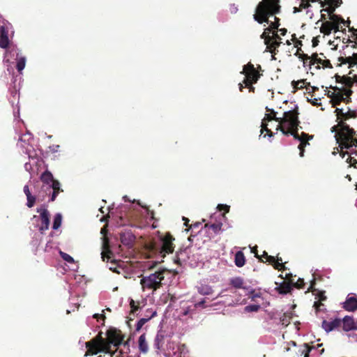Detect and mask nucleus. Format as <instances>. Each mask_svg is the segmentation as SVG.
Segmentation results:
<instances>
[{"label":"nucleus","instance_id":"obj_3","mask_svg":"<svg viewBox=\"0 0 357 357\" xmlns=\"http://www.w3.org/2000/svg\"><path fill=\"white\" fill-rule=\"evenodd\" d=\"M106 341V338L102 337V332L100 331L96 337L85 343L86 351L84 356H94L100 352L108 351V347L105 346Z\"/></svg>","mask_w":357,"mask_h":357},{"label":"nucleus","instance_id":"obj_15","mask_svg":"<svg viewBox=\"0 0 357 357\" xmlns=\"http://www.w3.org/2000/svg\"><path fill=\"white\" fill-rule=\"evenodd\" d=\"M342 325V320L340 319H335L331 321L324 320L321 326L326 332L328 333L335 329L338 328Z\"/></svg>","mask_w":357,"mask_h":357},{"label":"nucleus","instance_id":"obj_53","mask_svg":"<svg viewBox=\"0 0 357 357\" xmlns=\"http://www.w3.org/2000/svg\"><path fill=\"white\" fill-rule=\"evenodd\" d=\"M313 138V135H310L304 132H302L300 135L299 141L310 140Z\"/></svg>","mask_w":357,"mask_h":357},{"label":"nucleus","instance_id":"obj_7","mask_svg":"<svg viewBox=\"0 0 357 357\" xmlns=\"http://www.w3.org/2000/svg\"><path fill=\"white\" fill-rule=\"evenodd\" d=\"M159 239L160 241L159 252L161 256L165 257L167 254L173 253L175 247L174 244L175 238L169 232H167L165 235L160 236Z\"/></svg>","mask_w":357,"mask_h":357},{"label":"nucleus","instance_id":"obj_29","mask_svg":"<svg viewBox=\"0 0 357 357\" xmlns=\"http://www.w3.org/2000/svg\"><path fill=\"white\" fill-rule=\"evenodd\" d=\"M230 284L237 289L243 288V280L241 277L233 278L230 280Z\"/></svg>","mask_w":357,"mask_h":357},{"label":"nucleus","instance_id":"obj_35","mask_svg":"<svg viewBox=\"0 0 357 357\" xmlns=\"http://www.w3.org/2000/svg\"><path fill=\"white\" fill-rule=\"evenodd\" d=\"M307 145H310L309 140L300 141V144L298 145V148L300 151L299 155L301 157L304 156L305 148Z\"/></svg>","mask_w":357,"mask_h":357},{"label":"nucleus","instance_id":"obj_5","mask_svg":"<svg viewBox=\"0 0 357 357\" xmlns=\"http://www.w3.org/2000/svg\"><path fill=\"white\" fill-rule=\"evenodd\" d=\"M298 114V107L296 106L294 109L284 112L283 117H280L278 125H281L285 128L299 126Z\"/></svg>","mask_w":357,"mask_h":357},{"label":"nucleus","instance_id":"obj_58","mask_svg":"<svg viewBox=\"0 0 357 357\" xmlns=\"http://www.w3.org/2000/svg\"><path fill=\"white\" fill-rule=\"evenodd\" d=\"M111 251L109 250V249L108 248L106 251H103L101 253V255H102V261H105V259L107 258V259H109L110 258L109 254H111Z\"/></svg>","mask_w":357,"mask_h":357},{"label":"nucleus","instance_id":"obj_34","mask_svg":"<svg viewBox=\"0 0 357 357\" xmlns=\"http://www.w3.org/2000/svg\"><path fill=\"white\" fill-rule=\"evenodd\" d=\"M357 116V113L355 110H349L346 112H344V116L341 121L344 122L347 119L350 118H356Z\"/></svg>","mask_w":357,"mask_h":357},{"label":"nucleus","instance_id":"obj_51","mask_svg":"<svg viewBox=\"0 0 357 357\" xmlns=\"http://www.w3.org/2000/svg\"><path fill=\"white\" fill-rule=\"evenodd\" d=\"M335 113L336 114L337 120L341 121L344 114L343 109L336 108Z\"/></svg>","mask_w":357,"mask_h":357},{"label":"nucleus","instance_id":"obj_30","mask_svg":"<svg viewBox=\"0 0 357 357\" xmlns=\"http://www.w3.org/2000/svg\"><path fill=\"white\" fill-rule=\"evenodd\" d=\"M275 258V263L273 264V268L278 271H282L285 270L286 267L284 264L282 262V259L281 257H279L278 255L276 256Z\"/></svg>","mask_w":357,"mask_h":357},{"label":"nucleus","instance_id":"obj_26","mask_svg":"<svg viewBox=\"0 0 357 357\" xmlns=\"http://www.w3.org/2000/svg\"><path fill=\"white\" fill-rule=\"evenodd\" d=\"M333 30H334V27L332 26V23H331L329 21H325L323 22L320 28L321 33L325 35L331 34Z\"/></svg>","mask_w":357,"mask_h":357},{"label":"nucleus","instance_id":"obj_43","mask_svg":"<svg viewBox=\"0 0 357 357\" xmlns=\"http://www.w3.org/2000/svg\"><path fill=\"white\" fill-rule=\"evenodd\" d=\"M342 84H344L347 87H351L354 84L353 77L344 75Z\"/></svg>","mask_w":357,"mask_h":357},{"label":"nucleus","instance_id":"obj_47","mask_svg":"<svg viewBox=\"0 0 357 357\" xmlns=\"http://www.w3.org/2000/svg\"><path fill=\"white\" fill-rule=\"evenodd\" d=\"M291 317L287 314L284 313L280 318V322L282 325L287 326L290 322Z\"/></svg>","mask_w":357,"mask_h":357},{"label":"nucleus","instance_id":"obj_23","mask_svg":"<svg viewBox=\"0 0 357 357\" xmlns=\"http://www.w3.org/2000/svg\"><path fill=\"white\" fill-rule=\"evenodd\" d=\"M139 349L141 352L146 354L148 351V344L146 340V334L143 333L139 337Z\"/></svg>","mask_w":357,"mask_h":357},{"label":"nucleus","instance_id":"obj_28","mask_svg":"<svg viewBox=\"0 0 357 357\" xmlns=\"http://www.w3.org/2000/svg\"><path fill=\"white\" fill-rule=\"evenodd\" d=\"M164 343V335L158 333L154 340V347L158 350H161Z\"/></svg>","mask_w":357,"mask_h":357},{"label":"nucleus","instance_id":"obj_13","mask_svg":"<svg viewBox=\"0 0 357 357\" xmlns=\"http://www.w3.org/2000/svg\"><path fill=\"white\" fill-rule=\"evenodd\" d=\"M276 130H280L283 135L288 136V135H292L295 139H297L299 141L300 139V135L298 134V126H296V128H285L284 126L281 125H278Z\"/></svg>","mask_w":357,"mask_h":357},{"label":"nucleus","instance_id":"obj_2","mask_svg":"<svg viewBox=\"0 0 357 357\" xmlns=\"http://www.w3.org/2000/svg\"><path fill=\"white\" fill-rule=\"evenodd\" d=\"M331 132H335L337 142L340 144L342 149H351V142L356 135V132L347 123L339 121L337 125L331 128Z\"/></svg>","mask_w":357,"mask_h":357},{"label":"nucleus","instance_id":"obj_18","mask_svg":"<svg viewBox=\"0 0 357 357\" xmlns=\"http://www.w3.org/2000/svg\"><path fill=\"white\" fill-rule=\"evenodd\" d=\"M342 324L344 331H350L356 328V325L352 317H344L342 320Z\"/></svg>","mask_w":357,"mask_h":357},{"label":"nucleus","instance_id":"obj_12","mask_svg":"<svg viewBox=\"0 0 357 357\" xmlns=\"http://www.w3.org/2000/svg\"><path fill=\"white\" fill-rule=\"evenodd\" d=\"M343 308L349 312H354L357 310V297L354 294H349L343 303Z\"/></svg>","mask_w":357,"mask_h":357},{"label":"nucleus","instance_id":"obj_9","mask_svg":"<svg viewBox=\"0 0 357 357\" xmlns=\"http://www.w3.org/2000/svg\"><path fill=\"white\" fill-rule=\"evenodd\" d=\"M241 73L245 74V77L243 80L245 85L256 84L261 77V74L255 69L254 65L249 62L243 66Z\"/></svg>","mask_w":357,"mask_h":357},{"label":"nucleus","instance_id":"obj_8","mask_svg":"<svg viewBox=\"0 0 357 357\" xmlns=\"http://www.w3.org/2000/svg\"><path fill=\"white\" fill-rule=\"evenodd\" d=\"M40 179L43 183L38 197L45 198L47 195H50V185L56 179L54 178L52 174L49 170H45L40 176Z\"/></svg>","mask_w":357,"mask_h":357},{"label":"nucleus","instance_id":"obj_64","mask_svg":"<svg viewBox=\"0 0 357 357\" xmlns=\"http://www.w3.org/2000/svg\"><path fill=\"white\" fill-rule=\"evenodd\" d=\"M335 80H336L337 82L342 83V79L344 77V75L340 76V75L336 74L335 75Z\"/></svg>","mask_w":357,"mask_h":357},{"label":"nucleus","instance_id":"obj_4","mask_svg":"<svg viewBox=\"0 0 357 357\" xmlns=\"http://www.w3.org/2000/svg\"><path fill=\"white\" fill-rule=\"evenodd\" d=\"M167 270L163 268L150 274L149 276L143 277L140 280L142 289H152L155 291L161 287L162 281L165 278V273Z\"/></svg>","mask_w":357,"mask_h":357},{"label":"nucleus","instance_id":"obj_20","mask_svg":"<svg viewBox=\"0 0 357 357\" xmlns=\"http://www.w3.org/2000/svg\"><path fill=\"white\" fill-rule=\"evenodd\" d=\"M292 289V284L284 281L282 283L280 284L279 286L275 287V290L280 294H286L287 293H289L291 290Z\"/></svg>","mask_w":357,"mask_h":357},{"label":"nucleus","instance_id":"obj_24","mask_svg":"<svg viewBox=\"0 0 357 357\" xmlns=\"http://www.w3.org/2000/svg\"><path fill=\"white\" fill-rule=\"evenodd\" d=\"M234 262L236 266L242 267L244 266L245 262V258L242 251H238L235 254Z\"/></svg>","mask_w":357,"mask_h":357},{"label":"nucleus","instance_id":"obj_57","mask_svg":"<svg viewBox=\"0 0 357 357\" xmlns=\"http://www.w3.org/2000/svg\"><path fill=\"white\" fill-rule=\"evenodd\" d=\"M317 297L319 298L318 301H324L326 300V296H325L324 291H319L317 294Z\"/></svg>","mask_w":357,"mask_h":357},{"label":"nucleus","instance_id":"obj_52","mask_svg":"<svg viewBox=\"0 0 357 357\" xmlns=\"http://www.w3.org/2000/svg\"><path fill=\"white\" fill-rule=\"evenodd\" d=\"M273 35L271 36V41H281L280 36L278 33V31L275 29H273L272 32Z\"/></svg>","mask_w":357,"mask_h":357},{"label":"nucleus","instance_id":"obj_61","mask_svg":"<svg viewBox=\"0 0 357 357\" xmlns=\"http://www.w3.org/2000/svg\"><path fill=\"white\" fill-rule=\"evenodd\" d=\"M285 279L288 280V282L293 284L294 279L291 273H287L285 275Z\"/></svg>","mask_w":357,"mask_h":357},{"label":"nucleus","instance_id":"obj_60","mask_svg":"<svg viewBox=\"0 0 357 357\" xmlns=\"http://www.w3.org/2000/svg\"><path fill=\"white\" fill-rule=\"evenodd\" d=\"M266 261L273 266V264L275 263V258L273 256L268 255L266 257Z\"/></svg>","mask_w":357,"mask_h":357},{"label":"nucleus","instance_id":"obj_22","mask_svg":"<svg viewBox=\"0 0 357 357\" xmlns=\"http://www.w3.org/2000/svg\"><path fill=\"white\" fill-rule=\"evenodd\" d=\"M281 43V41H269V43L265 44L266 45V51H268L273 55H275L278 52L277 49L280 47Z\"/></svg>","mask_w":357,"mask_h":357},{"label":"nucleus","instance_id":"obj_32","mask_svg":"<svg viewBox=\"0 0 357 357\" xmlns=\"http://www.w3.org/2000/svg\"><path fill=\"white\" fill-rule=\"evenodd\" d=\"M213 291L212 288L208 285H202L198 288V292L201 295H210Z\"/></svg>","mask_w":357,"mask_h":357},{"label":"nucleus","instance_id":"obj_31","mask_svg":"<svg viewBox=\"0 0 357 357\" xmlns=\"http://www.w3.org/2000/svg\"><path fill=\"white\" fill-rule=\"evenodd\" d=\"M222 223L206 224L205 227L212 230L215 234H218L222 229Z\"/></svg>","mask_w":357,"mask_h":357},{"label":"nucleus","instance_id":"obj_59","mask_svg":"<svg viewBox=\"0 0 357 357\" xmlns=\"http://www.w3.org/2000/svg\"><path fill=\"white\" fill-rule=\"evenodd\" d=\"M333 2H334V0H324V1L321 0V3H319L321 5V7L324 8L326 5H331Z\"/></svg>","mask_w":357,"mask_h":357},{"label":"nucleus","instance_id":"obj_11","mask_svg":"<svg viewBox=\"0 0 357 357\" xmlns=\"http://www.w3.org/2000/svg\"><path fill=\"white\" fill-rule=\"evenodd\" d=\"M316 63L318 65H319V64L322 65L323 68H333L329 60L323 59L322 58L318 56L317 53H314L311 56V59L309 61L308 66L311 67V66L314 65ZM317 68L319 69L320 68L319 66H317Z\"/></svg>","mask_w":357,"mask_h":357},{"label":"nucleus","instance_id":"obj_54","mask_svg":"<svg viewBox=\"0 0 357 357\" xmlns=\"http://www.w3.org/2000/svg\"><path fill=\"white\" fill-rule=\"evenodd\" d=\"M93 317L94 319H96L98 321L100 319H102V320L103 321V322H102V326H104V325H105V319H106V317H105V314H103V313H102V314H94L93 315Z\"/></svg>","mask_w":357,"mask_h":357},{"label":"nucleus","instance_id":"obj_40","mask_svg":"<svg viewBox=\"0 0 357 357\" xmlns=\"http://www.w3.org/2000/svg\"><path fill=\"white\" fill-rule=\"evenodd\" d=\"M26 59L21 57L17 60L16 68L19 72H21L25 67Z\"/></svg>","mask_w":357,"mask_h":357},{"label":"nucleus","instance_id":"obj_44","mask_svg":"<svg viewBox=\"0 0 357 357\" xmlns=\"http://www.w3.org/2000/svg\"><path fill=\"white\" fill-rule=\"evenodd\" d=\"M149 320V319H146V318H142L140 319L137 324H136V328H135V331H139L141 330V328H142V326Z\"/></svg>","mask_w":357,"mask_h":357},{"label":"nucleus","instance_id":"obj_48","mask_svg":"<svg viewBox=\"0 0 357 357\" xmlns=\"http://www.w3.org/2000/svg\"><path fill=\"white\" fill-rule=\"evenodd\" d=\"M328 8H323L321 12H326L327 13L328 15H329V17H331V15H335L333 13L335 12V7L331 4V5H328Z\"/></svg>","mask_w":357,"mask_h":357},{"label":"nucleus","instance_id":"obj_46","mask_svg":"<svg viewBox=\"0 0 357 357\" xmlns=\"http://www.w3.org/2000/svg\"><path fill=\"white\" fill-rule=\"evenodd\" d=\"M26 199H27L26 206L29 208L33 207L36 202V197L33 196L32 195H30L29 196L26 197Z\"/></svg>","mask_w":357,"mask_h":357},{"label":"nucleus","instance_id":"obj_14","mask_svg":"<svg viewBox=\"0 0 357 357\" xmlns=\"http://www.w3.org/2000/svg\"><path fill=\"white\" fill-rule=\"evenodd\" d=\"M276 130H280L283 135L288 136V135H292L295 139H297L299 141L300 139V135L298 134V126H296V128H285L284 126L281 125H278Z\"/></svg>","mask_w":357,"mask_h":357},{"label":"nucleus","instance_id":"obj_10","mask_svg":"<svg viewBox=\"0 0 357 357\" xmlns=\"http://www.w3.org/2000/svg\"><path fill=\"white\" fill-rule=\"evenodd\" d=\"M38 212L40 214V219L41 221V225L39 226V231L41 234H43L45 231L49 229L50 214L46 208L38 209Z\"/></svg>","mask_w":357,"mask_h":357},{"label":"nucleus","instance_id":"obj_17","mask_svg":"<svg viewBox=\"0 0 357 357\" xmlns=\"http://www.w3.org/2000/svg\"><path fill=\"white\" fill-rule=\"evenodd\" d=\"M63 192V190L61 188V184L59 181H55L53 183H52V185H50V195H48L50 196V201L54 202L58 195Z\"/></svg>","mask_w":357,"mask_h":357},{"label":"nucleus","instance_id":"obj_38","mask_svg":"<svg viewBox=\"0 0 357 357\" xmlns=\"http://www.w3.org/2000/svg\"><path fill=\"white\" fill-rule=\"evenodd\" d=\"M261 135L263 134L264 131L266 132L267 135L269 137L273 136L274 133L268 128V123L265 122H261Z\"/></svg>","mask_w":357,"mask_h":357},{"label":"nucleus","instance_id":"obj_1","mask_svg":"<svg viewBox=\"0 0 357 357\" xmlns=\"http://www.w3.org/2000/svg\"><path fill=\"white\" fill-rule=\"evenodd\" d=\"M280 11V0H262L257 6L253 17L259 24L269 23L273 29H278L280 19L276 15Z\"/></svg>","mask_w":357,"mask_h":357},{"label":"nucleus","instance_id":"obj_62","mask_svg":"<svg viewBox=\"0 0 357 357\" xmlns=\"http://www.w3.org/2000/svg\"><path fill=\"white\" fill-rule=\"evenodd\" d=\"M342 3V0H334V2L332 5L335 7V8H338Z\"/></svg>","mask_w":357,"mask_h":357},{"label":"nucleus","instance_id":"obj_21","mask_svg":"<svg viewBox=\"0 0 357 357\" xmlns=\"http://www.w3.org/2000/svg\"><path fill=\"white\" fill-rule=\"evenodd\" d=\"M342 102H349V100L347 99L344 97V94L340 91L337 92L335 96H333V98L331 100V102L333 105V107H335L337 105H340Z\"/></svg>","mask_w":357,"mask_h":357},{"label":"nucleus","instance_id":"obj_25","mask_svg":"<svg viewBox=\"0 0 357 357\" xmlns=\"http://www.w3.org/2000/svg\"><path fill=\"white\" fill-rule=\"evenodd\" d=\"M315 349L316 347L313 345L310 346L309 344H304L298 351L301 353V355H303L304 357H309L310 353Z\"/></svg>","mask_w":357,"mask_h":357},{"label":"nucleus","instance_id":"obj_55","mask_svg":"<svg viewBox=\"0 0 357 357\" xmlns=\"http://www.w3.org/2000/svg\"><path fill=\"white\" fill-rule=\"evenodd\" d=\"M313 306L315 308L316 312L317 313L318 312L322 310L321 307H323L324 305L320 301H315Z\"/></svg>","mask_w":357,"mask_h":357},{"label":"nucleus","instance_id":"obj_50","mask_svg":"<svg viewBox=\"0 0 357 357\" xmlns=\"http://www.w3.org/2000/svg\"><path fill=\"white\" fill-rule=\"evenodd\" d=\"M261 38L264 40V43H269L271 41V36L269 35V32L264 31L261 35Z\"/></svg>","mask_w":357,"mask_h":357},{"label":"nucleus","instance_id":"obj_6","mask_svg":"<svg viewBox=\"0 0 357 357\" xmlns=\"http://www.w3.org/2000/svg\"><path fill=\"white\" fill-rule=\"evenodd\" d=\"M106 345L108 347V351H109V346L114 345L118 348L122 344L124 340V335L122 334L121 331L116 328H109L106 332Z\"/></svg>","mask_w":357,"mask_h":357},{"label":"nucleus","instance_id":"obj_19","mask_svg":"<svg viewBox=\"0 0 357 357\" xmlns=\"http://www.w3.org/2000/svg\"><path fill=\"white\" fill-rule=\"evenodd\" d=\"M331 23H332V26L334 27V31L337 32L340 31V24H345L344 20L340 16L337 15H331L329 17Z\"/></svg>","mask_w":357,"mask_h":357},{"label":"nucleus","instance_id":"obj_49","mask_svg":"<svg viewBox=\"0 0 357 357\" xmlns=\"http://www.w3.org/2000/svg\"><path fill=\"white\" fill-rule=\"evenodd\" d=\"M259 307L258 305H247L245 309L247 312H257Z\"/></svg>","mask_w":357,"mask_h":357},{"label":"nucleus","instance_id":"obj_41","mask_svg":"<svg viewBox=\"0 0 357 357\" xmlns=\"http://www.w3.org/2000/svg\"><path fill=\"white\" fill-rule=\"evenodd\" d=\"M59 254H60V256L61 257V258L64 261H67L68 263H70V264L74 263V261H75L74 259L70 255H69L68 254H67V253H66L64 252H62V251H60Z\"/></svg>","mask_w":357,"mask_h":357},{"label":"nucleus","instance_id":"obj_33","mask_svg":"<svg viewBox=\"0 0 357 357\" xmlns=\"http://www.w3.org/2000/svg\"><path fill=\"white\" fill-rule=\"evenodd\" d=\"M305 83V79H300L298 81H292L291 86L294 89V92L297 91L299 89H302L304 88L303 84Z\"/></svg>","mask_w":357,"mask_h":357},{"label":"nucleus","instance_id":"obj_16","mask_svg":"<svg viewBox=\"0 0 357 357\" xmlns=\"http://www.w3.org/2000/svg\"><path fill=\"white\" fill-rule=\"evenodd\" d=\"M9 45L8 31L4 26H0V47L7 48Z\"/></svg>","mask_w":357,"mask_h":357},{"label":"nucleus","instance_id":"obj_45","mask_svg":"<svg viewBox=\"0 0 357 357\" xmlns=\"http://www.w3.org/2000/svg\"><path fill=\"white\" fill-rule=\"evenodd\" d=\"M305 286L304 280L302 278H298L297 282H293L292 287H294L297 289H303Z\"/></svg>","mask_w":357,"mask_h":357},{"label":"nucleus","instance_id":"obj_27","mask_svg":"<svg viewBox=\"0 0 357 357\" xmlns=\"http://www.w3.org/2000/svg\"><path fill=\"white\" fill-rule=\"evenodd\" d=\"M302 52L301 48H298L296 53L295 54L300 59L303 61L304 66H308L309 61L311 59V56H308L306 54H304Z\"/></svg>","mask_w":357,"mask_h":357},{"label":"nucleus","instance_id":"obj_37","mask_svg":"<svg viewBox=\"0 0 357 357\" xmlns=\"http://www.w3.org/2000/svg\"><path fill=\"white\" fill-rule=\"evenodd\" d=\"M310 2L321 3V0H301L300 7L303 9L307 8L310 6Z\"/></svg>","mask_w":357,"mask_h":357},{"label":"nucleus","instance_id":"obj_63","mask_svg":"<svg viewBox=\"0 0 357 357\" xmlns=\"http://www.w3.org/2000/svg\"><path fill=\"white\" fill-rule=\"evenodd\" d=\"M277 30H278L277 31L279 32L280 35H281V36H285L287 32V30L285 28H282V29L278 28V29H277Z\"/></svg>","mask_w":357,"mask_h":357},{"label":"nucleus","instance_id":"obj_39","mask_svg":"<svg viewBox=\"0 0 357 357\" xmlns=\"http://www.w3.org/2000/svg\"><path fill=\"white\" fill-rule=\"evenodd\" d=\"M280 119V117H277L276 116H272L271 114H266L264 118L262 120V122L267 123V122L271 121L272 120H274L279 123Z\"/></svg>","mask_w":357,"mask_h":357},{"label":"nucleus","instance_id":"obj_56","mask_svg":"<svg viewBox=\"0 0 357 357\" xmlns=\"http://www.w3.org/2000/svg\"><path fill=\"white\" fill-rule=\"evenodd\" d=\"M347 162L351 164L354 168H357V160L355 157L349 156L347 159Z\"/></svg>","mask_w":357,"mask_h":357},{"label":"nucleus","instance_id":"obj_42","mask_svg":"<svg viewBox=\"0 0 357 357\" xmlns=\"http://www.w3.org/2000/svg\"><path fill=\"white\" fill-rule=\"evenodd\" d=\"M130 306L131 308L130 313H135L139 309V303H135V301L131 298L130 301Z\"/></svg>","mask_w":357,"mask_h":357},{"label":"nucleus","instance_id":"obj_36","mask_svg":"<svg viewBox=\"0 0 357 357\" xmlns=\"http://www.w3.org/2000/svg\"><path fill=\"white\" fill-rule=\"evenodd\" d=\"M61 225V214H56L54 217L52 228L57 229Z\"/></svg>","mask_w":357,"mask_h":357}]
</instances>
